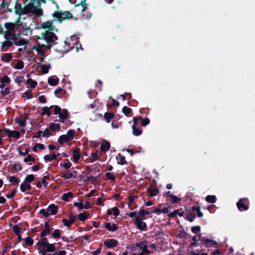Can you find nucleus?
Returning <instances> with one entry per match:
<instances>
[{
	"mask_svg": "<svg viewBox=\"0 0 255 255\" xmlns=\"http://www.w3.org/2000/svg\"><path fill=\"white\" fill-rule=\"evenodd\" d=\"M4 26L6 29V31H12L14 30L15 24L10 22H6L4 24Z\"/></svg>",
	"mask_w": 255,
	"mask_h": 255,
	"instance_id": "28",
	"label": "nucleus"
},
{
	"mask_svg": "<svg viewBox=\"0 0 255 255\" xmlns=\"http://www.w3.org/2000/svg\"><path fill=\"white\" fill-rule=\"evenodd\" d=\"M31 186L30 184H29L28 183H24L23 182V183L21 184L20 185V189L22 192H25L26 190H30V189H31Z\"/></svg>",
	"mask_w": 255,
	"mask_h": 255,
	"instance_id": "25",
	"label": "nucleus"
},
{
	"mask_svg": "<svg viewBox=\"0 0 255 255\" xmlns=\"http://www.w3.org/2000/svg\"><path fill=\"white\" fill-rule=\"evenodd\" d=\"M28 42L24 39H20L15 41L14 44L16 46H22L27 44Z\"/></svg>",
	"mask_w": 255,
	"mask_h": 255,
	"instance_id": "48",
	"label": "nucleus"
},
{
	"mask_svg": "<svg viewBox=\"0 0 255 255\" xmlns=\"http://www.w3.org/2000/svg\"><path fill=\"white\" fill-rule=\"evenodd\" d=\"M62 177L65 179H70L73 177V173L70 172H69V171H68L66 173H64Z\"/></svg>",
	"mask_w": 255,
	"mask_h": 255,
	"instance_id": "57",
	"label": "nucleus"
},
{
	"mask_svg": "<svg viewBox=\"0 0 255 255\" xmlns=\"http://www.w3.org/2000/svg\"><path fill=\"white\" fill-rule=\"evenodd\" d=\"M70 141L71 140L69 139V138H68L66 134L60 135L58 139V141L60 144H62L64 142Z\"/></svg>",
	"mask_w": 255,
	"mask_h": 255,
	"instance_id": "26",
	"label": "nucleus"
},
{
	"mask_svg": "<svg viewBox=\"0 0 255 255\" xmlns=\"http://www.w3.org/2000/svg\"><path fill=\"white\" fill-rule=\"evenodd\" d=\"M25 245L27 246H32L33 244V240L29 237L24 239Z\"/></svg>",
	"mask_w": 255,
	"mask_h": 255,
	"instance_id": "46",
	"label": "nucleus"
},
{
	"mask_svg": "<svg viewBox=\"0 0 255 255\" xmlns=\"http://www.w3.org/2000/svg\"><path fill=\"white\" fill-rule=\"evenodd\" d=\"M16 193V190L15 189H13L10 194H7L5 196L7 198L11 199L13 198Z\"/></svg>",
	"mask_w": 255,
	"mask_h": 255,
	"instance_id": "63",
	"label": "nucleus"
},
{
	"mask_svg": "<svg viewBox=\"0 0 255 255\" xmlns=\"http://www.w3.org/2000/svg\"><path fill=\"white\" fill-rule=\"evenodd\" d=\"M41 72L43 74H46L48 73L49 69L51 68L50 64L41 65Z\"/></svg>",
	"mask_w": 255,
	"mask_h": 255,
	"instance_id": "29",
	"label": "nucleus"
},
{
	"mask_svg": "<svg viewBox=\"0 0 255 255\" xmlns=\"http://www.w3.org/2000/svg\"><path fill=\"white\" fill-rule=\"evenodd\" d=\"M201 230V227L199 226H194L191 228V231L194 233L197 234Z\"/></svg>",
	"mask_w": 255,
	"mask_h": 255,
	"instance_id": "61",
	"label": "nucleus"
},
{
	"mask_svg": "<svg viewBox=\"0 0 255 255\" xmlns=\"http://www.w3.org/2000/svg\"><path fill=\"white\" fill-rule=\"evenodd\" d=\"M13 232L16 235L21 234V229L19 228V227L17 225H15L13 226L12 228Z\"/></svg>",
	"mask_w": 255,
	"mask_h": 255,
	"instance_id": "53",
	"label": "nucleus"
},
{
	"mask_svg": "<svg viewBox=\"0 0 255 255\" xmlns=\"http://www.w3.org/2000/svg\"><path fill=\"white\" fill-rule=\"evenodd\" d=\"M10 93V89L8 87H6L4 88L3 90H1L0 91V94L3 96L4 97L6 95H8Z\"/></svg>",
	"mask_w": 255,
	"mask_h": 255,
	"instance_id": "58",
	"label": "nucleus"
},
{
	"mask_svg": "<svg viewBox=\"0 0 255 255\" xmlns=\"http://www.w3.org/2000/svg\"><path fill=\"white\" fill-rule=\"evenodd\" d=\"M51 232L50 226L48 222H46L44 224V229L40 233L41 237H44Z\"/></svg>",
	"mask_w": 255,
	"mask_h": 255,
	"instance_id": "13",
	"label": "nucleus"
},
{
	"mask_svg": "<svg viewBox=\"0 0 255 255\" xmlns=\"http://www.w3.org/2000/svg\"><path fill=\"white\" fill-rule=\"evenodd\" d=\"M115 117L114 114L113 112H106L104 114V118L105 120V121L109 123L112 120V119H114Z\"/></svg>",
	"mask_w": 255,
	"mask_h": 255,
	"instance_id": "22",
	"label": "nucleus"
},
{
	"mask_svg": "<svg viewBox=\"0 0 255 255\" xmlns=\"http://www.w3.org/2000/svg\"><path fill=\"white\" fill-rule=\"evenodd\" d=\"M12 55L10 53H4L1 57V60L5 62H9L12 59Z\"/></svg>",
	"mask_w": 255,
	"mask_h": 255,
	"instance_id": "27",
	"label": "nucleus"
},
{
	"mask_svg": "<svg viewBox=\"0 0 255 255\" xmlns=\"http://www.w3.org/2000/svg\"><path fill=\"white\" fill-rule=\"evenodd\" d=\"M150 120L148 118H144L140 124L141 126L145 127L149 124Z\"/></svg>",
	"mask_w": 255,
	"mask_h": 255,
	"instance_id": "59",
	"label": "nucleus"
},
{
	"mask_svg": "<svg viewBox=\"0 0 255 255\" xmlns=\"http://www.w3.org/2000/svg\"><path fill=\"white\" fill-rule=\"evenodd\" d=\"M11 4H14L13 8L15 14L19 16L22 15L28 14L30 13H35L36 15H42V10L41 8H38L33 3H28L27 4L22 7L18 0H13Z\"/></svg>",
	"mask_w": 255,
	"mask_h": 255,
	"instance_id": "1",
	"label": "nucleus"
},
{
	"mask_svg": "<svg viewBox=\"0 0 255 255\" xmlns=\"http://www.w3.org/2000/svg\"><path fill=\"white\" fill-rule=\"evenodd\" d=\"M24 62L22 60H18L15 65L14 68L16 69H21L24 67Z\"/></svg>",
	"mask_w": 255,
	"mask_h": 255,
	"instance_id": "49",
	"label": "nucleus"
},
{
	"mask_svg": "<svg viewBox=\"0 0 255 255\" xmlns=\"http://www.w3.org/2000/svg\"><path fill=\"white\" fill-rule=\"evenodd\" d=\"M4 132L7 134L8 137H14L16 139L19 138L20 136V133L17 130H10L8 128H4L3 129Z\"/></svg>",
	"mask_w": 255,
	"mask_h": 255,
	"instance_id": "6",
	"label": "nucleus"
},
{
	"mask_svg": "<svg viewBox=\"0 0 255 255\" xmlns=\"http://www.w3.org/2000/svg\"><path fill=\"white\" fill-rule=\"evenodd\" d=\"M104 245L108 248H113L118 245V241L115 239H108L104 241Z\"/></svg>",
	"mask_w": 255,
	"mask_h": 255,
	"instance_id": "9",
	"label": "nucleus"
},
{
	"mask_svg": "<svg viewBox=\"0 0 255 255\" xmlns=\"http://www.w3.org/2000/svg\"><path fill=\"white\" fill-rule=\"evenodd\" d=\"M136 198H137V197L132 195H130L128 197V206L129 207V208L131 210H133L134 208L136 207V205L135 204L134 202V199Z\"/></svg>",
	"mask_w": 255,
	"mask_h": 255,
	"instance_id": "14",
	"label": "nucleus"
},
{
	"mask_svg": "<svg viewBox=\"0 0 255 255\" xmlns=\"http://www.w3.org/2000/svg\"><path fill=\"white\" fill-rule=\"evenodd\" d=\"M196 216L195 214L192 213V212L188 213L186 215L185 219L189 221L190 222H192L195 219Z\"/></svg>",
	"mask_w": 255,
	"mask_h": 255,
	"instance_id": "34",
	"label": "nucleus"
},
{
	"mask_svg": "<svg viewBox=\"0 0 255 255\" xmlns=\"http://www.w3.org/2000/svg\"><path fill=\"white\" fill-rule=\"evenodd\" d=\"M61 231L59 229H56L52 233V237L54 239H58L60 237Z\"/></svg>",
	"mask_w": 255,
	"mask_h": 255,
	"instance_id": "50",
	"label": "nucleus"
},
{
	"mask_svg": "<svg viewBox=\"0 0 255 255\" xmlns=\"http://www.w3.org/2000/svg\"><path fill=\"white\" fill-rule=\"evenodd\" d=\"M53 108H54V113L55 115H58L60 114V112H61L62 109L59 106L54 105L53 106Z\"/></svg>",
	"mask_w": 255,
	"mask_h": 255,
	"instance_id": "54",
	"label": "nucleus"
},
{
	"mask_svg": "<svg viewBox=\"0 0 255 255\" xmlns=\"http://www.w3.org/2000/svg\"><path fill=\"white\" fill-rule=\"evenodd\" d=\"M133 125L132 126V133L134 136H138L142 132V129L139 127V124L137 123V118L135 117L133 118Z\"/></svg>",
	"mask_w": 255,
	"mask_h": 255,
	"instance_id": "5",
	"label": "nucleus"
},
{
	"mask_svg": "<svg viewBox=\"0 0 255 255\" xmlns=\"http://www.w3.org/2000/svg\"><path fill=\"white\" fill-rule=\"evenodd\" d=\"M49 128L52 130H58L60 129V126L59 124L51 123L49 126Z\"/></svg>",
	"mask_w": 255,
	"mask_h": 255,
	"instance_id": "36",
	"label": "nucleus"
},
{
	"mask_svg": "<svg viewBox=\"0 0 255 255\" xmlns=\"http://www.w3.org/2000/svg\"><path fill=\"white\" fill-rule=\"evenodd\" d=\"M150 214L149 211H145L144 209H141L138 213L135 218L144 220L146 219L145 217V215H149Z\"/></svg>",
	"mask_w": 255,
	"mask_h": 255,
	"instance_id": "17",
	"label": "nucleus"
},
{
	"mask_svg": "<svg viewBox=\"0 0 255 255\" xmlns=\"http://www.w3.org/2000/svg\"><path fill=\"white\" fill-rule=\"evenodd\" d=\"M150 197L156 196L159 193V189L157 188L150 186L146 190Z\"/></svg>",
	"mask_w": 255,
	"mask_h": 255,
	"instance_id": "15",
	"label": "nucleus"
},
{
	"mask_svg": "<svg viewBox=\"0 0 255 255\" xmlns=\"http://www.w3.org/2000/svg\"><path fill=\"white\" fill-rule=\"evenodd\" d=\"M146 244V241H143L136 243L135 244V246L136 248H138L140 250H141L142 251H143L144 253H148L149 250L147 249Z\"/></svg>",
	"mask_w": 255,
	"mask_h": 255,
	"instance_id": "12",
	"label": "nucleus"
},
{
	"mask_svg": "<svg viewBox=\"0 0 255 255\" xmlns=\"http://www.w3.org/2000/svg\"><path fill=\"white\" fill-rule=\"evenodd\" d=\"M42 137H48L51 135L50 131L48 128H46L44 131H43Z\"/></svg>",
	"mask_w": 255,
	"mask_h": 255,
	"instance_id": "60",
	"label": "nucleus"
},
{
	"mask_svg": "<svg viewBox=\"0 0 255 255\" xmlns=\"http://www.w3.org/2000/svg\"><path fill=\"white\" fill-rule=\"evenodd\" d=\"M23 161L25 162H27L28 161H33V162H35V159L30 154H28L27 157L23 159Z\"/></svg>",
	"mask_w": 255,
	"mask_h": 255,
	"instance_id": "55",
	"label": "nucleus"
},
{
	"mask_svg": "<svg viewBox=\"0 0 255 255\" xmlns=\"http://www.w3.org/2000/svg\"><path fill=\"white\" fill-rule=\"evenodd\" d=\"M39 214L43 215V216L46 218L50 216V214L49 213L48 211H46V210L44 209H41L40 210Z\"/></svg>",
	"mask_w": 255,
	"mask_h": 255,
	"instance_id": "64",
	"label": "nucleus"
},
{
	"mask_svg": "<svg viewBox=\"0 0 255 255\" xmlns=\"http://www.w3.org/2000/svg\"><path fill=\"white\" fill-rule=\"evenodd\" d=\"M13 43L9 40H6L5 41L1 43V47L4 48L5 47H10L12 46Z\"/></svg>",
	"mask_w": 255,
	"mask_h": 255,
	"instance_id": "45",
	"label": "nucleus"
},
{
	"mask_svg": "<svg viewBox=\"0 0 255 255\" xmlns=\"http://www.w3.org/2000/svg\"><path fill=\"white\" fill-rule=\"evenodd\" d=\"M72 152L74 161L77 163L81 157L80 149L78 147H75L72 149Z\"/></svg>",
	"mask_w": 255,
	"mask_h": 255,
	"instance_id": "11",
	"label": "nucleus"
},
{
	"mask_svg": "<svg viewBox=\"0 0 255 255\" xmlns=\"http://www.w3.org/2000/svg\"><path fill=\"white\" fill-rule=\"evenodd\" d=\"M50 180V176L49 175H44L42 179L41 182L43 183L44 186L45 188H46L47 186L48 182H46V180Z\"/></svg>",
	"mask_w": 255,
	"mask_h": 255,
	"instance_id": "42",
	"label": "nucleus"
},
{
	"mask_svg": "<svg viewBox=\"0 0 255 255\" xmlns=\"http://www.w3.org/2000/svg\"><path fill=\"white\" fill-rule=\"evenodd\" d=\"M143 220L135 218L134 224L137 229L140 231H145L147 228V225L145 222L142 221Z\"/></svg>",
	"mask_w": 255,
	"mask_h": 255,
	"instance_id": "7",
	"label": "nucleus"
},
{
	"mask_svg": "<svg viewBox=\"0 0 255 255\" xmlns=\"http://www.w3.org/2000/svg\"><path fill=\"white\" fill-rule=\"evenodd\" d=\"M47 82L50 86H55L58 84L59 80L57 77L54 78L52 77H50L48 78Z\"/></svg>",
	"mask_w": 255,
	"mask_h": 255,
	"instance_id": "23",
	"label": "nucleus"
},
{
	"mask_svg": "<svg viewBox=\"0 0 255 255\" xmlns=\"http://www.w3.org/2000/svg\"><path fill=\"white\" fill-rule=\"evenodd\" d=\"M205 200L208 203H215L217 201V198L215 195H208Z\"/></svg>",
	"mask_w": 255,
	"mask_h": 255,
	"instance_id": "32",
	"label": "nucleus"
},
{
	"mask_svg": "<svg viewBox=\"0 0 255 255\" xmlns=\"http://www.w3.org/2000/svg\"><path fill=\"white\" fill-rule=\"evenodd\" d=\"M58 209V207L54 204L49 205L47 208V210L50 212V214L53 215L57 214Z\"/></svg>",
	"mask_w": 255,
	"mask_h": 255,
	"instance_id": "19",
	"label": "nucleus"
},
{
	"mask_svg": "<svg viewBox=\"0 0 255 255\" xmlns=\"http://www.w3.org/2000/svg\"><path fill=\"white\" fill-rule=\"evenodd\" d=\"M41 27L45 29H47V31L52 32L54 30V25L53 24L52 21H47L41 24Z\"/></svg>",
	"mask_w": 255,
	"mask_h": 255,
	"instance_id": "10",
	"label": "nucleus"
},
{
	"mask_svg": "<svg viewBox=\"0 0 255 255\" xmlns=\"http://www.w3.org/2000/svg\"><path fill=\"white\" fill-rule=\"evenodd\" d=\"M15 122L18 124L20 126L25 127L26 126V123L23 119L21 120L19 118H16L14 120Z\"/></svg>",
	"mask_w": 255,
	"mask_h": 255,
	"instance_id": "38",
	"label": "nucleus"
},
{
	"mask_svg": "<svg viewBox=\"0 0 255 255\" xmlns=\"http://www.w3.org/2000/svg\"><path fill=\"white\" fill-rule=\"evenodd\" d=\"M41 238V240L38 242L35 245L37 248H40L42 247H45L47 244H49L48 240L45 237Z\"/></svg>",
	"mask_w": 255,
	"mask_h": 255,
	"instance_id": "16",
	"label": "nucleus"
},
{
	"mask_svg": "<svg viewBox=\"0 0 255 255\" xmlns=\"http://www.w3.org/2000/svg\"><path fill=\"white\" fill-rule=\"evenodd\" d=\"M131 111V109L127 107V106H124L122 109V112L127 117L129 116Z\"/></svg>",
	"mask_w": 255,
	"mask_h": 255,
	"instance_id": "40",
	"label": "nucleus"
},
{
	"mask_svg": "<svg viewBox=\"0 0 255 255\" xmlns=\"http://www.w3.org/2000/svg\"><path fill=\"white\" fill-rule=\"evenodd\" d=\"M73 205L78 207L80 209H83V202L82 200H80L79 202H74Z\"/></svg>",
	"mask_w": 255,
	"mask_h": 255,
	"instance_id": "56",
	"label": "nucleus"
},
{
	"mask_svg": "<svg viewBox=\"0 0 255 255\" xmlns=\"http://www.w3.org/2000/svg\"><path fill=\"white\" fill-rule=\"evenodd\" d=\"M61 93L62 94H65V91L63 90L61 88L59 87L54 91L55 96L58 98H59L58 94Z\"/></svg>",
	"mask_w": 255,
	"mask_h": 255,
	"instance_id": "51",
	"label": "nucleus"
},
{
	"mask_svg": "<svg viewBox=\"0 0 255 255\" xmlns=\"http://www.w3.org/2000/svg\"><path fill=\"white\" fill-rule=\"evenodd\" d=\"M45 247L46 248V251H47L48 252L55 253L56 248L54 244L49 243Z\"/></svg>",
	"mask_w": 255,
	"mask_h": 255,
	"instance_id": "33",
	"label": "nucleus"
},
{
	"mask_svg": "<svg viewBox=\"0 0 255 255\" xmlns=\"http://www.w3.org/2000/svg\"><path fill=\"white\" fill-rule=\"evenodd\" d=\"M90 217V214L87 212L81 213L78 215V219L81 221H85L86 219H88Z\"/></svg>",
	"mask_w": 255,
	"mask_h": 255,
	"instance_id": "24",
	"label": "nucleus"
},
{
	"mask_svg": "<svg viewBox=\"0 0 255 255\" xmlns=\"http://www.w3.org/2000/svg\"><path fill=\"white\" fill-rule=\"evenodd\" d=\"M118 156L119 157V159L120 160L119 161H118V164L123 165L128 164V162L126 161L125 157L124 156L121 155V154H119Z\"/></svg>",
	"mask_w": 255,
	"mask_h": 255,
	"instance_id": "37",
	"label": "nucleus"
},
{
	"mask_svg": "<svg viewBox=\"0 0 255 255\" xmlns=\"http://www.w3.org/2000/svg\"><path fill=\"white\" fill-rule=\"evenodd\" d=\"M73 196V193L71 192H69L64 194L61 197V199L64 201L68 202L69 200V198H72Z\"/></svg>",
	"mask_w": 255,
	"mask_h": 255,
	"instance_id": "31",
	"label": "nucleus"
},
{
	"mask_svg": "<svg viewBox=\"0 0 255 255\" xmlns=\"http://www.w3.org/2000/svg\"><path fill=\"white\" fill-rule=\"evenodd\" d=\"M37 46H34V47H33L32 49L35 50L37 51V52L39 54H43L42 48L44 47H46V45L44 44H40L38 42H37Z\"/></svg>",
	"mask_w": 255,
	"mask_h": 255,
	"instance_id": "20",
	"label": "nucleus"
},
{
	"mask_svg": "<svg viewBox=\"0 0 255 255\" xmlns=\"http://www.w3.org/2000/svg\"><path fill=\"white\" fill-rule=\"evenodd\" d=\"M53 108V106H51L49 107H44L42 108V112L41 113V115L43 116L44 115H47V116H50L51 114V112L49 111L50 109Z\"/></svg>",
	"mask_w": 255,
	"mask_h": 255,
	"instance_id": "30",
	"label": "nucleus"
},
{
	"mask_svg": "<svg viewBox=\"0 0 255 255\" xmlns=\"http://www.w3.org/2000/svg\"><path fill=\"white\" fill-rule=\"evenodd\" d=\"M199 240L204 244L206 248H217L218 243L216 241L211 240L205 237H202L201 235H199Z\"/></svg>",
	"mask_w": 255,
	"mask_h": 255,
	"instance_id": "4",
	"label": "nucleus"
},
{
	"mask_svg": "<svg viewBox=\"0 0 255 255\" xmlns=\"http://www.w3.org/2000/svg\"><path fill=\"white\" fill-rule=\"evenodd\" d=\"M35 177L33 174H29L27 175L24 181V183H31L34 180Z\"/></svg>",
	"mask_w": 255,
	"mask_h": 255,
	"instance_id": "35",
	"label": "nucleus"
},
{
	"mask_svg": "<svg viewBox=\"0 0 255 255\" xmlns=\"http://www.w3.org/2000/svg\"><path fill=\"white\" fill-rule=\"evenodd\" d=\"M6 0H2V1L0 5L1 8L5 7L6 6H10L11 7H13L14 4H11V1H13V0H10L9 3L5 2Z\"/></svg>",
	"mask_w": 255,
	"mask_h": 255,
	"instance_id": "44",
	"label": "nucleus"
},
{
	"mask_svg": "<svg viewBox=\"0 0 255 255\" xmlns=\"http://www.w3.org/2000/svg\"><path fill=\"white\" fill-rule=\"evenodd\" d=\"M105 176L107 179L110 180L112 181H115L116 180V177L112 173L107 172L105 174Z\"/></svg>",
	"mask_w": 255,
	"mask_h": 255,
	"instance_id": "47",
	"label": "nucleus"
},
{
	"mask_svg": "<svg viewBox=\"0 0 255 255\" xmlns=\"http://www.w3.org/2000/svg\"><path fill=\"white\" fill-rule=\"evenodd\" d=\"M26 83L29 84L30 87L32 88H34L37 85V83L36 81L32 80V79L29 78L27 80Z\"/></svg>",
	"mask_w": 255,
	"mask_h": 255,
	"instance_id": "43",
	"label": "nucleus"
},
{
	"mask_svg": "<svg viewBox=\"0 0 255 255\" xmlns=\"http://www.w3.org/2000/svg\"><path fill=\"white\" fill-rule=\"evenodd\" d=\"M0 81H1V82L4 84V83H9L10 82V80L9 78L6 75H5L3 77H2Z\"/></svg>",
	"mask_w": 255,
	"mask_h": 255,
	"instance_id": "62",
	"label": "nucleus"
},
{
	"mask_svg": "<svg viewBox=\"0 0 255 255\" xmlns=\"http://www.w3.org/2000/svg\"><path fill=\"white\" fill-rule=\"evenodd\" d=\"M91 155L92 156V158L90 159V162H94L95 161H96V160H99V158H98V156L99 155H98V152H93L91 153Z\"/></svg>",
	"mask_w": 255,
	"mask_h": 255,
	"instance_id": "39",
	"label": "nucleus"
},
{
	"mask_svg": "<svg viewBox=\"0 0 255 255\" xmlns=\"http://www.w3.org/2000/svg\"><path fill=\"white\" fill-rule=\"evenodd\" d=\"M54 20H57L60 23L63 21L73 18V14L69 11L57 10L52 14Z\"/></svg>",
	"mask_w": 255,
	"mask_h": 255,
	"instance_id": "3",
	"label": "nucleus"
},
{
	"mask_svg": "<svg viewBox=\"0 0 255 255\" xmlns=\"http://www.w3.org/2000/svg\"><path fill=\"white\" fill-rule=\"evenodd\" d=\"M86 0H81V1H80V3L79 4H78L76 5V6H77L81 5L83 7V8L81 10L82 12L85 11L86 10V9H87V7L86 6Z\"/></svg>",
	"mask_w": 255,
	"mask_h": 255,
	"instance_id": "52",
	"label": "nucleus"
},
{
	"mask_svg": "<svg viewBox=\"0 0 255 255\" xmlns=\"http://www.w3.org/2000/svg\"><path fill=\"white\" fill-rule=\"evenodd\" d=\"M59 117L61 122H64L68 117V112L67 109H63L59 114Z\"/></svg>",
	"mask_w": 255,
	"mask_h": 255,
	"instance_id": "18",
	"label": "nucleus"
},
{
	"mask_svg": "<svg viewBox=\"0 0 255 255\" xmlns=\"http://www.w3.org/2000/svg\"><path fill=\"white\" fill-rule=\"evenodd\" d=\"M41 37H38V38L40 40H45L47 43V45H46L47 49H50L51 47L58 44V42L55 41L58 39L57 35L52 32L49 31H46L44 33L41 34Z\"/></svg>",
	"mask_w": 255,
	"mask_h": 255,
	"instance_id": "2",
	"label": "nucleus"
},
{
	"mask_svg": "<svg viewBox=\"0 0 255 255\" xmlns=\"http://www.w3.org/2000/svg\"><path fill=\"white\" fill-rule=\"evenodd\" d=\"M111 145L109 142L104 141L102 142L100 149L102 151L106 152L110 149Z\"/></svg>",
	"mask_w": 255,
	"mask_h": 255,
	"instance_id": "21",
	"label": "nucleus"
},
{
	"mask_svg": "<svg viewBox=\"0 0 255 255\" xmlns=\"http://www.w3.org/2000/svg\"><path fill=\"white\" fill-rule=\"evenodd\" d=\"M250 202L248 198L240 199V211H246L249 208Z\"/></svg>",
	"mask_w": 255,
	"mask_h": 255,
	"instance_id": "8",
	"label": "nucleus"
},
{
	"mask_svg": "<svg viewBox=\"0 0 255 255\" xmlns=\"http://www.w3.org/2000/svg\"><path fill=\"white\" fill-rule=\"evenodd\" d=\"M75 131L73 129H69L67 131L66 135L71 141L75 136Z\"/></svg>",
	"mask_w": 255,
	"mask_h": 255,
	"instance_id": "41",
	"label": "nucleus"
}]
</instances>
